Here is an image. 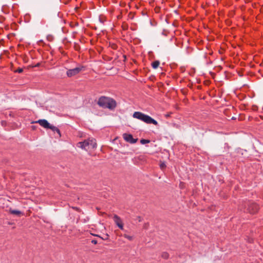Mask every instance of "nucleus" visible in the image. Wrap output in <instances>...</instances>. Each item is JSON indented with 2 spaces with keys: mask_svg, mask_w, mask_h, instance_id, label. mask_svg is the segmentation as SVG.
<instances>
[{
  "mask_svg": "<svg viewBox=\"0 0 263 263\" xmlns=\"http://www.w3.org/2000/svg\"><path fill=\"white\" fill-rule=\"evenodd\" d=\"M91 242H92V243H93V244L96 245V244L98 243V241H97V240H95V239H93V240H91Z\"/></svg>",
  "mask_w": 263,
  "mask_h": 263,
  "instance_id": "f3484780",
  "label": "nucleus"
},
{
  "mask_svg": "<svg viewBox=\"0 0 263 263\" xmlns=\"http://www.w3.org/2000/svg\"><path fill=\"white\" fill-rule=\"evenodd\" d=\"M50 37H51V36H48L47 37L48 40H49V41H51L50 40Z\"/></svg>",
  "mask_w": 263,
  "mask_h": 263,
  "instance_id": "6ab92c4d",
  "label": "nucleus"
},
{
  "mask_svg": "<svg viewBox=\"0 0 263 263\" xmlns=\"http://www.w3.org/2000/svg\"><path fill=\"white\" fill-rule=\"evenodd\" d=\"M98 104L102 108H108L110 110L114 109L117 106V103L115 100L104 96L101 97L99 99Z\"/></svg>",
  "mask_w": 263,
  "mask_h": 263,
  "instance_id": "f257e3e1",
  "label": "nucleus"
},
{
  "mask_svg": "<svg viewBox=\"0 0 263 263\" xmlns=\"http://www.w3.org/2000/svg\"><path fill=\"white\" fill-rule=\"evenodd\" d=\"M123 138L125 140V141L131 144H134L136 143V142L138 140V139H134L133 136L129 134H124L123 135Z\"/></svg>",
  "mask_w": 263,
  "mask_h": 263,
  "instance_id": "423d86ee",
  "label": "nucleus"
},
{
  "mask_svg": "<svg viewBox=\"0 0 263 263\" xmlns=\"http://www.w3.org/2000/svg\"><path fill=\"white\" fill-rule=\"evenodd\" d=\"M160 168H161V169H163V168H164V167H165L166 165H165V163H162L160 164Z\"/></svg>",
  "mask_w": 263,
  "mask_h": 263,
  "instance_id": "dca6fc26",
  "label": "nucleus"
},
{
  "mask_svg": "<svg viewBox=\"0 0 263 263\" xmlns=\"http://www.w3.org/2000/svg\"><path fill=\"white\" fill-rule=\"evenodd\" d=\"M159 65L160 62L159 61H155L152 63V66L154 69L157 68Z\"/></svg>",
  "mask_w": 263,
  "mask_h": 263,
  "instance_id": "9b49d317",
  "label": "nucleus"
},
{
  "mask_svg": "<svg viewBox=\"0 0 263 263\" xmlns=\"http://www.w3.org/2000/svg\"><path fill=\"white\" fill-rule=\"evenodd\" d=\"M84 68L83 66H80L67 71L66 74L68 77H71L78 74Z\"/></svg>",
  "mask_w": 263,
  "mask_h": 263,
  "instance_id": "39448f33",
  "label": "nucleus"
},
{
  "mask_svg": "<svg viewBox=\"0 0 263 263\" xmlns=\"http://www.w3.org/2000/svg\"><path fill=\"white\" fill-rule=\"evenodd\" d=\"M36 123H38L40 125L45 128H49L50 124L48 122V121L45 119H41L36 122Z\"/></svg>",
  "mask_w": 263,
  "mask_h": 263,
  "instance_id": "6e6552de",
  "label": "nucleus"
},
{
  "mask_svg": "<svg viewBox=\"0 0 263 263\" xmlns=\"http://www.w3.org/2000/svg\"><path fill=\"white\" fill-rule=\"evenodd\" d=\"M77 146L88 151L90 149H94L97 147V143L95 139H88L82 142L78 143Z\"/></svg>",
  "mask_w": 263,
  "mask_h": 263,
  "instance_id": "7ed1b4c3",
  "label": "nucleus"
},
{
  "mask_svg": "<svg viewBox=\"0 0 263 263\" xmlns=\"http://www.w3.org/2000/svg\"><path fill=\"white\" fill-rule=\"evenodd\" d=\"M73 209L76 210V211H77L78 212H80L81 211V210L79 208L73 207Z\"/></svg>",
  "mask_w": 263,
  "mask_h": 263,
  "instance_id": "a211bd4d",
  "label": "nucleus"
},
{
  "mask_svg": "<svg viewBox=\"0 0 263 263\" xmlns=\"http://www.w3.org/2000/svg\"><path fill=\"white\" fill-rule=\"evenodd\" d=\"M258 209V205L256 203L249 201L245 203L244 212L255 214L257 212Z\"/></svg>",
  "mask_w": 263,
  "mask_h": 263,
  "instance_id": "20e7f679",
  "label": "nucleus"
},
{
  "mask_svg": "<svg viewBox=\"0 0 263 263\" xmlns=\"http://www.w3.org/2000/svg\"><path fill=\"white\" fill-rule=\"evenodd\" d=\"M9 212L11 214L16 215H20L22 214V212L20 211L16 210H12L11 209L9 210Z\"/></svg>",
  "mask_w": 263,
  "mask_h": 263,
  "instance_id": "9d476101",
  "label": "nucleus"
},
{
  "mask_svg": "<svg viewBox=\"0 0 263 263\" xmlns=\"http://www.w3.org/2000/svg\"><path fill=\"white\" fill-rule=\"evenodd\" d=\"M133 118L137 119L143 121L146 124H153L155 125H158V122L153 119L149 116L144 114L140 111H135L133 115Z\"/></svg>",
  "mask_w": 263,
  "mask_h": 263,
  "instance_id": "f03ea898",
  "label": "nucleus"
},
{
  "mask_svg": "<svg viewBox=\"0 0 263 263\" xmlns=\"http://www.w3.org/2000/svg\"><path fill=\"white\" fill-rule=\"evenodd\" d=\"M113 219L117 226L121 230H123V224L121 218L117 215H114Z\"/></svg>",
  "mask_w": 263,
  "mask_h": 263,
  "instance_id": "0eeeda50",
  "label": "nucleus"
},
{
  "mask_svg": "<svg viewBox=\"0 0 263 263\" xmlns=\"http://www.w3.org/2000/svg\"><path fill=\"white\" fill-rule=\"evenodd\" d=\"M23 71V69L21 68H18L17 70H15L14 72L16 73H22Z\"/></svg>",
  "mask_w": 263,
  "mask_h": 263,
  "instance_id": "2eb2a0df",
  "label": "nucleus"
},
{
  "mask_svg": "<svg viewBox=\"0 0 263 263\" xmlns=\"http://www.w3.org/2000/svg\"><path fill=\"white\" fill-rule=\"evenodd\" d=\"M236 119V117H233L232 118V120H235Z\"/></svg>",
  "mask_w": 263,
  "mask_h": 263,
  "instance_id": "aec40b11",
  "label": "nucleus"
},
{
  "mask_svg": "<svg viewBox=\"0 0 263 263\" xmlns=\"http://www.w3.org/2000/svg\"><path fill=\"white\" fill-rule=\"evenodd\" d=\"M49 129H51L54 133H57L58 134L59 136L61 137V133L60 129L56 126H54L50 124Z\"/></svg>",
  "mask_w": 263,
  "mask_h": 263,
  "instance_id": "1a4fd4ad",
  "label": "nucleus"
},
{
  "mask_svg": "<svg viewBox=\"0 0 263 263\" xmlns=\"http://www.w3.org/2000/svg\"><path fill=\"white\" fill-rule=\"evenodd\" d=\"M123 236L125 238L128 239L129 240H133V236H129V235H128L125 234L123 235Z\"/></svg>",
  "mask_w": 263,
  "mask_h": 263,
  "instance_id": "4468645a",
  "label": "nucleus"
},
{
  "mask_svg": "<svg viewBox=\"0 0 263 263\" xmlns=\"http://www.w3.org/2000/svg\"><path fill=\"white\" fill-rule=\"evenodd\" d=\"M161 257L165 259H167L169 257V254L168 253L166 252H163L161 253Z\"/></svg>",
  "mask_w": 263,
  "mask_h": 263,
  "instance_id": "f8f14e48",
  "label": "nucleus"
},
{
  "mask_svg": "<svg viewBox=\"0 0 263 263\" xmlns=\"http://www.w3.org/2000/svg\"><path fill=\"white\" fill-rule=\"evenodd\" d=\"M149 140H146V139H141L140 140V143L142 144H146V143H148L149 142Z\"/></svg>",
  "mask_w": 263,
  "mask_h": 263,
  "instance_id": "ddd939ff",
  "label": "nucleus"
}]
</instances>
